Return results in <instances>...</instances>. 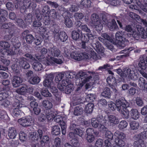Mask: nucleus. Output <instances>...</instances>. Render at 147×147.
Returning a JSON list of instances; mask_svg holds the SVG:
<instances>
[{
	"label": "nucleus",
	"mask_w": 147,
	"mask_h": 147,
	"mask_svg": "<svg viewBox=\"0 0 147 147\" xmlns=\"http://www.w3.org/2000/svg\"><path fill=\"white\" fill-rule=\"evenodd\" d=\"M48 54L47 61H45L43 59H41L45 65H53L55 63L60 64L63 63L62 57L60 56V51L56 47H53V48H50Z\"/></svg>",
	"instance_id": "obj_1"
},
{
	"label": "nucleus",
	"mask_w": 147,
	"mask_h": 147,
	"mask_svg": "<svg viewBox=\"0 0 147 147\" xmlns=\"http://www.w3.org/2000/svg\"><path fill=\"white\" fill-rule=\"evenodd\" d=\"M70 57L75 60L80 61L83 59H93L96 60L100 59L95 53L91 50L88 52L83 53H78L76 51H72L70 55Z\"/></svg>",
	"instance_id": "obj_2"
},
{
	"label": "nucleus",
	"mask_w": 147,
	"mask_h": 147,
	"mask_svg": "<svg viewBox=\"0 0 147 147\" xmlns=\"http://www.w3.org/2000/svg\"><path fill=\"white\" fill-rule=\"evenodd\" d=\"M136 28L137 32L136 30H135L132 29L130 26H126L125 30L128 32L126 36L129 37L132 36L136 40L138 39L140 36L142 38H146V31L140 25H137Z\"/></svg>",
	"instance_id": "obj_3"
},
{
	"label": "nucleus",
	"mask_w": 147,
	"mask_h": 147,
	"mask_svg": "<svg viewBox=\"0 0 147 147\" xmlns=\"http://www.w3.org/2000/svg\"><path fill=\"white\" fill-rule=\"evenodd\" d=\"M95 72H88L87 74L83 71H80L79 73V76L81 79V81L78 84L79 86L78 88H81L85 83H86L85 85L86 89H87L90 88L93 85L94 83L92 79V76L89 75H92L93 76H95Z\"/></svg>",
	"instance_id": "obj_4"
},
{
	"label": "nucleus",
	"mask_w": 147,
	"mask_h": 147,
	"mask_svg": "<svg viewBox=\"0 0 147 147\" xmlns=\"http://www.w3.org/2000/svg\"><path fill=\"white\" fill-rule=\"evenodd\" d=\"M84 41H83L82 43V47L84 49L85 48V42L88 41L91 43L94 49L100 53H103L104 51V48L100 44L99 42L96 40H92L95 39L96 36H93L91 34H86L84 36Z\"/></svg>",
	"instance_id": "obj_5"
},
{
	"label": "nucleus",
	"mask_w": 147,
	"mask_h": 147,
	"mask_svg": "<svg viewBox=\"0 0 147 147\" xmlns=\"http://www.w3.org/2000/svg\"><path fill=\"white\" fill-rule=\"evenodd\" d=\"M15 102L13 104L14 108L12 115L14 117H18L21 115L22 112L20 110V108L26 107L24 104V100L21 96H15L14 98Z\"/></svg>",
	"instance_id": "obj_6"
},
{
	"label": "nucleus",
	"mask_w": 147,
	"mask_h": 147,
	"mask_svg": "<svg viewBox=\"0 0 147 147\" xmlns=\"http://www.w3.org/2000/svg\"><path fill=\"white\" fill-rule=\"evenodd\" d=\"M105 123V121L102 116L98 117L97 118H93L91 120L92 126L94 128L98 127L100 131H107V128L104 126Z\"/></svg>",
	"instance_id": "obj_7"
},
{
	"label": "nucleus",
	"mask_w": 147,
	"mask_h": 147,
	"mask_svg": "<svg viewBox=\"0 0 147 147\" xmlns=\"http://www.w3.org/2000/svg\"><path fill=\"white\" fill-rule=\"evenodd\" d=\"M71 73L67 72L65 75L67 78L63 80L62 81V84L65 87V92L67 94L70 93L74 89V86L71 84V80L69 79L73 78L71 76Z\"/></svg>",
	"instance_id": "obj_8"
},
{
	"label": "nucleus",
	"mask_w": 147,
	"mask_h": 147,
	"mask_svg": "<svg viewBox=\"0 0 147 147\" xmlns=\"http://www.w3.org/2000/svg\"><path fill=\"white\" fill-rule=\"evenodd\" d=\"M114 136L115 138V142L113 145V147H121L125 145V135L124 133L117 131L114 133Z\"/></svg>",
	"instance_id": "obj_9"
},
{
	"label": "nucleus",
	"mask_w": 147,
	"mask_h": 147,
	"mask_svg": "<svg viewBox=\"0 0 147 147\" xmlns=\"http://www.w3.org/2000/svg\"><path fill=\"white\" fill-rule=\"evenodd\" d=\"M58 28L57 25H53L50 27L51 30H52L54 34V39L55 40H60L64 42L67 39L68 37L65 33L64 32H59L55 31L56 28Z\"/></svg>",
	"instance_id": "obj_10"
},
{
	"label": "nucleus",
	"mask_w": 147,
	"mask_h": 147,
	"mask_svg": "<svg viewBox=\"0 0 147 147\" xmlns=\"http://www.w3.org/2000/svg\"><path fill=\"white\" fill-rule=\"evenodd\" d=\"M127 36L122 31L117 32L115 34L116 41L115 44L120 48L124 47L125 45V38Z\"/></svg>",
	"instance_id": "obj_11"
},
{
	"label": "nucleus",
	"mask_w": 147,
	"mask_h": 147,
	"mask_svg": "<svg viewBox=\"0 0 147 147\" xmlns=\"http://www.w3.org/2000/svg\"><path fill=\"white\" fill-rule=\"evenodd\" d=\"M25 56L30 59L31 63L32 64L33 68L35 71H41L44 66H43L41 63L38 62V61L33 57L31 55L29 54H26Z\"/></svg>",
	"instance_id": "obj_12"
},
{
	"label": "nucleus",
	"mask_w": 147,
	"mask_h": 147,
	"mask_svg": "<svg viewBox=\"0 0 147 147\" xmlns=\"http://www.w3.org/2000/svg\"><path fill=\"white\" fill-rule=\"evenodd\" d=\"M98 16L95 14L92 15L91 20L92 23L97 31H100L102 29L104 22L102 20L98 19Z\"/></svg>",
	"instance_id": "obj_13"
},
{
	"label": "nucleus",
	"mask_w": 147,
	"mask_h": 147,
	"mask_svg": "<svg viewBox=\"0 0 147 147\" xmlns=\"http://www.w3.org/2000/svg\"><path fill=\"white\" fill-rule=\"evenodd\" d=\"M123 78H127L133 80H136L138 76V74L135 72L133 70H131L130 69L127 67L123 70Z\"/></svg>",
	"instance_id": "obj_14"
},
{
	"label": "nucleus",
	"mask_w": 147,
	"mask_h": 147,
	"mask_svg": "<svg viewBox=\"0 0 147 147\" xmlns=\"http://www.w3.org/2000/svg\"><path fill=\"white\" fill-rule=\"evenodd\" d=\"M33 91L32 87L28 86L26 85H24L21 87L17 89L16 92L18 94L21 95H25L27 94H31Z\"/></svg>",
	"instance_id": "obj_15"
},
{
	"label": "nucleus",
	"mask_w": 147,
	"mask_h": 147,
	"mask_svg": "<svg viewBox=\"0 0 147 147\" xmlns=\"http://www.w3.org/2000/svg\"><path fill=\"white\" fill-rule=\"evenodd\" d=\"M18 121L20 124L24 127L30 126L33 123L32 118L30 116L20 119Z\"/></svg>",
	"instance_id": "obj_16"
},
{
	"label": "nucleus",
	"mask_w": 147,
	"mask_h": 147,
	"mask_svg": "<svg viewBox=\"0 0 147 147\" xmlns=\"http://www.w3.org/2000/svg\"><path fill=\"white\" fill-rule=\"evenodd\" d=\"M115 106L117 110L119 112L129 106L128 103L124 99H118L116 100Z\"/></svg>",
	"instance_id": "obj_17"
},
{
	"label": "nucleus",
	"mask_w": 147,
	"mask_h": 147,
	"mask_svg": "<svg viewBox=\"0 0 147 147\" xmlns=\"http://www.w3.org/2000/svg\"><path fill=\"white\" fill-rule=\"evenodd\" d=\"M45 76L46 78L43 82L44 86L49 88L52 86L53 84V80L54 78L53 74H50L49 75L46 74Z\"/></svg>",
	"instance_id": "obj_18"
},
{
	"label": "nucleus",
	"mask_w": 147,
	"mask_h": 147,
	"mask_svg": "<svg viewBox=\"0 0 147 147\" xmlns=\"http://www.w3.org/2000/svg\"><path fill=\"white\" fill-rule=\"evenodd\" d=\"M136 4L138 6L132 4L129 5V8L138 10L139 9V8H140L144 11L147 12V3L144 4L140 1V0H136Z\"/></svg>",
	"instance_id": "obj_19"
},
{
	"label": "nucleus",
	"mask_w": 147,
	"mask_h": 147,
	"mask_svg": "<svg viewBox=\"0 0 147 147\" xmlns=\"http://www.w3.org/2000/svg\"><path fill=\"white\" fill-rule=\"evenodd\" d=\"M42 130L39 129L37 132H32L30 133V138L32 141H37L38 139V136L40 139L42 136Z\"/></svg>",
	"instance_id": "obj_20"
},
{
	"label": "nucleus",
	"mask_w": 147,
	"mask_h": 147,
	"mask_svg": "<svg viewBox=\"0 0 147 147\" xmlns=\"http://www.w3.org/2000/svg\"><path fill=\"white\" fill-rule=\"evenodd\" d=\"M7 51V50L5 49H3L2 50L0 53V61L5 66H8L10 63V61L5 58L4 57V55L6 54L7 55H9V54H7L6 53Z\"/></svg>",
	"instance_id": "obj_21"
},
{
	"label": "nucleus",
	"mask_w": 147,
	"mask_h": 147,
	"mask_svg": "<svg viewBox=\"0 0 147 147\" xmlns=\"http://www.w3.org/2000/svg\"><path fill=\"white\" fill-rule=\"evenodd\" d=\"M86 133L87 136L86 137V140L87 141L89 142H92L94 140L95 138L93 135V134H95L96 135L98 134L96 133H95L94 132L93 129L92 128H88L86 130Z\"/></svg>",
	"instance_id": "obj_22"
},
{
	"label": "nucleus",
	"mask_w": 147,
	"mask_h": 147,
	"mask_svg": "<svg viewBox=\"0 0 147 147\" xmlns=\"http://www.w3.org/2000/svg\"><path fill=\"white\" fill-rule=\"evenodd\" d=\"M106 121H108L110 123L116 124L118 123L119 120L115 116L112 115H106L103 118Z\"/></svg>",
	"instance_id": "obj_23"
},
{
	"label": "nucleus",
	"mask_w": 147,
	"mask_h": 147,
	"mask_svg": "<svg viewBox=\"0 0 147 147\" xmlns=\"http://www.w3.org/2000/svg\"><path fill=\"white\" fill-rule=\"evenodd\" d=\"M70 128L71 130H74V133L76 134L77 135H78L80 137L82 136L84 132L83 129H79V127L74 124H71Z\"/></svg>",
	"instance_id": "obj_24"
},
{
	"label": "nucleus",
	"mask_w": 147,
	"mask_h": 147,
	"mask_svg": "<svg viewBox=\"0 0 147 147\" xmlns=\"http://www.w3.org/2000/svg\"><path fill=\"white\" fill-rule=\"evenodd\" d=\"M20 46V43H17L14 45L13 47L11 49H10V50L8 51L7 52H6L7 54L10 55H14L16 54H18L19 51L18 48Z\"/></svg>",
	"instance_id": "obj_25"
},
{
	"label": "nucleus",
	"mask_w": 147,
	"mask_h": 147,
	"mask_svg": "<svg viewBox=\"0 0 147 147\" xmlns=\"http://www.w3.org/2000/svg\"><path fill=\"white\" fill-rule=\"evenodd\" d=\"M37 30L38 32L42 35V36L44 39L47 40L48 39V33L49 32L47 31L46 28L45 26H43L39 27L37 29Z\"/></svg>",
	"instance_id": "obj_26"
},
{
	"label": "nucleus",
	"mask_w": 147,
	"mask_h": 147,
	"mask_svg": "<svg viewBox=\"0 0 147 147\" xmlns=\"http://www.w3.org/2000/svg\"><path fill=\"white\" fill-rule=\"evenodd\" d=\"M22 82V79L21 77L15 76L13 78L12 83L14 87L16 88L19 87Z\"/></svg>",
	"instance_id": "obj_27"
},
{
	"label": "nucleus",
	"mask_w": 147,
	"mask_h": 147,
	"mask_svg": "<svg viewBox=\"0 0 147 147\" xmlns=\"http://www.w3.org/2000/svg\"><path fill=\"white\" fill-rule=\"evenodd\" d=\"M26 59L24 57L20 58L19 63L20 67L25 69H27L30 67V65L26 62Z\"/></svg>",
	"instance_id": "obj_28"
},
{
	"label": "nucleus",
	"mask_w": 147,
	"mask_h": 147,
	"mask_svg": "<svg viewBox=\"0 0 147 147\" xmlns=\"http://www.w3.org/2000/svg\"><path fill=\"white\" fill-rule=\"evenodd\" d=\"M18 134L15 129L12 127H9L8 131V136L11 139L15 138Z\"/></svg>",
	"instance_id": "obj_29"
},
{
	"label": "nucleus",
	"mask_w": 147,
	"mask_h": 147,
	"mask_svg": "<svg viewBox=\"0 0 147 147\" xmlns=\"http://www.w3.org/2000/svg\"><path fill=\"white\" fill-rule=\"evenodd\" d=\"M138 85L139 87L143 90H145L147 88V83L145 79L142 77H140L138 81Z\"/></svg>",
	"instance_id": "obj_30"
},
{
	"label": "nucleus",
	"mask_w": 147,
	"mask_h": 147,
	"mask_svg": "<svg viewBox=\"0 0 147 147\" xmlns=\"http://www.w3.org/2000/svg\"><path fill=\"white\" fill-rule=\"evenodd\" d=\"M82 35V33L80 30H74L72 32V38L74 40L78 39Z\"/></svg>",
	"instance_id": "obj_31"
},
{
	"label": "nucleus",
	"mask_w": 147,
	"mask_h": 147,
	"mask_svg": "<svg viewBox=\"0 0 147 147\" xmlns=\"http://www.w3.org/2000/svg\"><path fill=\"white\" fill-rule=\"evenodd\" d=\"M107 82L110 86L116 85L117 83L115 78L113 76H109L107 78Z\"/></svg>",
	"instance_id": "obj_32"
},
{
	"label": "nucleus",
	"mask_w": 147,
	"mask_h": 147,
	"mask_svg": "<svg viewBox=\"0 0 147 147\" xmlns=\"http://www.w3.org/2000/svg\"><path fill=\"white\" fill-rule=\"evenodd\" d=\"M94 105L92 103H89L86 105L84 108L85 112L87 113H90L93 111Z\"/></svg>",
	"instance_id": "obj_33"
},
{
	"label": "nucleus",
	"mask_w": 147,
	"mask_h": 147,
	"mask_svg": "<svg viewBox=\"0 0 147 147\" xmlns=\"http://www.w3.org/2000/svg\"><path fill=\"white\" fill-rule=\"evenodd\" d=\"M107 26L111 31H113L117 28V26L115 20H113L111 22H108Z\"/></svg>",
	"instance_id": "obj_34"
},
{
	"label": "nucleus",
	"mask_w": 147,
	"mask_h": 147,
	"mask_svg": "<svg viewBox=\"0 0 147 147\" xmlns=\"http://www.w3.org/2000/svg\"><path fill=\"white\" fill-rule=\"evenodd\" d=\"M40 81V79L37 76L31 77L28 80L30 83L33 85L38 83Z\"/></svg>",
	"instance_id": "obj_35"
},
{
	"label": "nucleus",
	"mask_w": 147,
	"mask_h": 147,
	"mask_svg": "<svg viewBox=\"0 0 147 147\" xmlns=\"http://www.w3.org/2000/svg\"><path fill=\"white\" fill-rule=\"evenodd\" d=\"M51 74H53L54 76H55V81L57 83H58L64 76V73H51Z\"/></svg>",
	"instance_id": "obj_36"
},
{
	"label": "nucleus",
	"mask_w": 147,
	"mask_h": 147,
	"mask_svg": "<svg viewBox=\"0 0 147 147\" xmlns=\"http://www.w3.org/2000/svg\"><path fill=\"white\" fill-rule=\"evenodd\" d=\"M41 52L42 53V55L40 56V57H38L37 56V57H36L37 59L39 61H41L43 64H45V63H44L43 61L41 59H43L45 61L46 60V59L48 57H43V55L44 54H45L47 53V50L46 49L43 48L41 51Z\"/></svg>",
	"instance_id": "obj_37"
},
{
	"label": "nucleus",
	"mask_w": 147,
	"mask_h": 147,
	"mask_svg": "<svg viewBox=\"0 0 147 147\" xmlns=\"http://www.w3.org/2000/svg\"><path fill=\"white\" fill-rule=\"evenodd\" d=\"M140 114L136 109H132L131 111V117L135 120H136L139 117Z\"/></svg>",
	"instance_id": "obj_38"
},
{
	"label": "nucleus",
	"mask_w": 147,
	"mask_h": 147,
	"mask_svg": "<svg viewBox=\"0 0 147 147\" xmlns=\"http://www.w3.org/2000/svg\"><path fill=\"white\" fill-rule=\"evenodd\" d=\"M30 0H24L23 2V6L20 8L21 12L24 11L25 10L30 7Z\"/></svg>",
	"instance_id": "obj_39"
},
{
	"label": "nucleus",
	"mask_w": 147,
	"mask_h": 147,
	"mask_svg": "<svg viewBox=\"0 0 147 147\" xmlns=\"http://www.w3.org/2000/svg\"><path fill=\"white\" fill-rule=\"evenodd\" d=\"M51 132L52 134L54 135H57L59 134L61 132L59 126L58 125L53 126L52 128Z\"/></svg>",
	"instance_id": "obj_40"
},
{
	"label": "nucleus",
	"mask_w": 147,
	"mask_h": 147,
	"mask_svg": "<svg viewBox=\"0 0 147 147\" xmlns=\"http://www.w3.org/2000/svg\"><path fill=\"white\" fill-rule=\"evenodd\" d=\"M147 61H145L143 58H140V61L138 64L139 66L143 70H145L147 66Z\"/></svg>",
	"instance_id": "obj_41"
},
{
	"label": "nucleus",
	"mask_w": 147,
	"mask_h": 147,
	"mask_svg": "<svg viewBox=\"0 0 147 147\" xmlns=\"http://www.w3.org/2000/svg\"><path fill=\"white\" fill-rule=\"evenodd\" d=\"M42 105L43 107L48 110L51 108L53 107L52 102L48 100H44L43 102Z\"/></svg>",
	"instance_id": "obj_42"
},
{
	"label": "nucleus",
	"mask_w": 147,
	"mask_h": 147,
	"mask_svg": "<svg viewBox=\"0 0 147 147\" xmlns=\"http://www.w3.org/2000/svg\"><path fill=\"white\" fill-rule=\"evenodd\" d=\"M131 129L132 130H136L139 127V123L137 121H132L130 123Z\"/></svg>",
	"instance_id": "obj_43"
},
{
	"label": "nucleus",
	"mask_w": 147,
	"mask_h": 147,
	"mask_svg": "<svg viewBox=\"0 0 147 147\" xmlns=\"http://www.w3.org/2000/svg\"><path fill=\"white\" fill-rule=\"evenodd\" d=\"M55 121L57 122H60V125L61 122L62 121H64L65 120L67 119L66 117L64 116H62L59 115H57L55 116Z\"/></svg>",
	"instance_id": "obj_44"
},
{
	"label": "nucleus",
	"mask_w": 147,
	"mask_h": 147,
	"mask_svg": "<svg viewBox=\"0 0 147 147\" xmlns=\"http://www.w3.org/2000/svg\"><path fill=\"white\" fill-rule=\"evenodd\" d=\"M83 111V109L81 106H77L75 108L74 114L75 115H78L82 114Z\"/></svg>",
	"instance_id": "obj_45"
},
{
	"label": "nucleus",
	"mask_w": 147,
	"mask_h": 147,
	"mask_svg": "<svg viewBox=\"0 0 147 147\" xmlns=\"http://www.w3.org/2000/svg\"><path fill=\"white\" fill-rule=\"evenodd\" d=\"M9 92H7L6 91H4L0 93V101L8 98L9 97Z\"/></svg>",
	"instance_id": "obj_46"
},
{
	"label": "nucleus",
	"mask_w": 147,
	"mask_h": 147,
	"mask_svg": "<svg viewBox=\"0 0 147 147\" xmlns=\"http://www.w3.org/2000/svg\"><path fill=\"white\" fill-rule=\"evenodd\" d=\"M134 145L136 147H146V145L144 141L142 140H138L134 143Z\"/></svg>",
	"instance_id": "obj_47"
},
{
	"label": "nucleus",
	"mask_w": 147,
	"mask_h": 147,
	"mask_svg": "<svg viewBox=\"0 0 147 147\" xmlns=\"http://www.w3.org/2000/svg\"><path fill=\"white\" fill-rule=\"evenodd\" d=\"M111 94V92L109 88H106L104 89L103 91L102 92V95L105 97H109Z\"/></svg>",
	"instance_id": "obj_48"
},
{
	"label": "nucleus",
	"mask_w": 147,
	"mask_h": 147,
	"mask_svg": "<svg viewBox=\"0 0 147 147\" xmlns=\"http://www.w3.org/2000/svg\"><path fill=\"white\" fill-rule=\"evenodd\" d=\"M49 110H47L46 111V115L47 119L49 120H51L55 117V114L53 112L51 111L50 112H49Z\"/></svg>",
	"instance_id": "obj_49"
},
{
	"label": "nucleus",
	"mask_w": 147,
	"mask_h": 147,
	"mask_svg": "<svg viewBox=\"0 0 147 147\" xmlns=\"http://www.w3.org/2000/svg\"><path fill=\"white\" fill-rule=\"evenodd\" d=\"M41 94L43 96L45 97H51V94L49 91L46 89H43L41 91Z\"/></svg>",
	"instance_id": "obj_50"
},
{
	"label": "nucleus",
	"mask_w": 147,
	"mask_h": 147,
	"mask_svg": "<svg viewBox=\"0 0 147 147\" xmlns=\"http://www.w3.org/2000/svg\"><path fill=\"white\" fill-rule=\"evenodd\" d=\"M60 126L61 129V132L63 134L65 135L66 133V129L67 125L65 122L62 121L61 122Z\"/></svg>",
	"instance_id": "obj_51"
},
{
	"label": "nucleus",
	"mask_w": 147,
	"mask_h": 147,
	"mask_svg": "<svg viewBox=\"0 0 147 147\" xmlns=\"http://www.w3.org/2000/svg\"><path fill=\"white\" fill-rule=\"evenodd\" d=\"M81 4L85 7H89L91 5V2L90 0H82Z\"/></svg>",
	"instance_id": "obj_52"
},
{
	"label": "nucleus",
	"mask_w": 147,
	"mask_h": 147,
	"mask_svg": "<svg viewBox=\"0 0 147 147\" xmlns=\"http://www.w3.org/2000/svg\"><path fill=\"white\" fill-rule=\"evenodd\" d=\"M119 112L122 114L123 116V117L127 119L129 118V111L127 109V108H125V109H123L121 111H120Z\"/></svg>",
	"instance_id": "obj_53"
},
{
	"label": "nucleus",
	"mask_w": 147,
	"mask_h": 147,
	"mask_svg": "<svg viewBox=\"0 0 147 147\" xmlns=\"http://www.w3.org/2000/svg\"><path fill=\"white\" fill-rule=\"evenodd\" d=\"M19 136L20 140L22 142L26 141L27 138L26 135L22 131L20 132Z\"/></svg>",
	"instance_id": "obj_54"
},
{
	"label": "nucleus",
	"mask_w": 147,
	"mask_h": 147,
	"mask_svg": "<svg viewBox=\"0 0 147 147\" xmlns=\"http://www.w3.org/2000/svg\"><path fill=\"white\" fill-rule=\"evenodd\" d=\"M8 15V13L4 10L0 9V19H1V17L4 20H5V17L7 16Z\"/></svg>",
	"instance_id": "obj_55"
},
{
	"label": "nucleus",
	"mask_w": 147,
	"mask_h": 147,
	"mask_svg": "<svg viewBox=\"0 0 147 147\" xmlns=\"http://www.w3.org/2000/svg\"><path fill=\"white\" fill-rule=\"evenodd\" d=\"M102 36L108 42V41L111 43L114 44V41L107 34L105 33H103L102 35Z\"/></svg>",
	"instance_id": "obj_56"
},
{
	"label": "nucleus",
	"mask_w": 147,
	"mask_h": 147,
	"mask_svg": "<svg viewBox=\"0 0 147 147\" xmlns=\"http://www.w3.org/2000/svg\"><path fill=\"white\" fill-rule=\"evenodd\" d=\"M103 141L101 139H98L96 140L95 144V147H102Z\"/></svg>",
	"instance_id": "obj_57"
},
{
	"label": "nucleus",
	"mask_w": 147,
	"mask_h": 147,
	"mask_svg": "<svg viewBox=\"0 0 147 147\" xmlns=\"http://www.w3.org/2000/svg\"><path fill=\"white\" fill-rule=\"evenodd\" d=\"M128 124L126 121H121L119 125V127L120 129H123L127 127Z\"/></svg>",
	"instance_id": "obj_58"
},
{
	"label": "nucleus",
	"mask_w": 147,
	"mask_h": 147,
	"mask_svg": "<svg viewBox=\"0 0 147 147\" xmlns=\"http://www.w3.org/2000/svg\"><path fill=\"white\" fill-rule=\"evenodd\" d=\"M100 131L102 132H106L105 134V137L111 140L112 139L113 136L112 134L110 131H107V129L106 131L103 130L102 131Z\"/></svg>",
	"instance_id": "obj_59"
},
{
	"label": "nucleus",
	"mask_w": 147,
	"mask_h": 147,
	"mask_svg": "<svg viewBox=\"0 0 147 147\" xmlns=\"http://www.w3.org/2000/svg\"><path fill=\"white\" fill-rule=\"evenodd\" d=\"M60 143L61 140L60 138H57L55 139L54 144L52 147H61Z\"/></svg>",
	"instance_id": "obj_60"
},
{
	"label": "nucleus",
	"mask_w": 147,
	"mask_h": 147,
	"mask_svg": "<svg viewBox=\"0 0 147 147\" xmlns=\"http://www.w3.org/2000/svg\"><path fill=\"white\" fill-rule=\"evenodd\" d=\"M65 24L67 27L70 28L73 26V23L71 20L69 18H66L65 20Z\"/></svg>",
	"instance_id": "obj_61"
},
{
	"label": "nucleus",
	"mask_w": 147,
	"mask_h": 147,
	"mask_svg": "<svg viewBox=\"0 0 147 147\" xmlns=\"http://www.w3.org/2000/svg\"><path fill=\"white\" fill-rule=\"evenodd\" d=\"M74 16L76 20H80L83 18L84 15L82 13H75Z\"/></svg>",
	"instance_id": "obj_62"
},
{
	"label": "nucleus",
	"mask_w": 147,
	"mask_h": 147,
	"mask_svg": "<svg viewBox=\"0 0 147 147\" xmlns=\"http://www.w3.org/2000/svg\"><path fill=\"white\" fill-rule=\"evenodd\" d=\"M96 96L95 95L92 94H89L87 95L86 100L91 102L94 100Z\"/></svg>",
	"instance_id": "obj_63"
},
{
	"label": "nucleus",
	"mask_w": 147,
	"mask_h": 147,
	"mask_svg": "<svg viewBox=\"0 0 147 147\" xmlns=\"http://www.w3.org/2000/svg\"><path fill=\"white\" fill-rule=\"evenodd\" d=\"M130 16L133 19L136 20L137 22L140 19V16L136 14L133 12H131L129 13Z\"/></svg>",
	"instance_id": "obj_64"
}]
</instances>
